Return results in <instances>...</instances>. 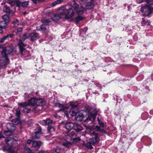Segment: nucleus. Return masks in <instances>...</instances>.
<instances>
[{
  "instance_id": "nucleus-60",
  "label": "nucleus",
  "mask_w": 153,
  "mask_h": 153,
  "mask_svg": "<svg viewBox=\"0 0 153 153\" xmlns=\"http://www.w3.org/2000/svg\"><path fill=\"white\" fill-rule=\"evenodd\" d=\"M18 120V119H16V120H13V121L15 123H16V121H17Z\"/></svg>"
},
{
  "instance_id": "nucleus-57",
  "label": "nucleus",
  "mask_w": 153,
  "mask_h": 153,
  "mask_svg": "<svg viewBox=\"0 0 153 153\" xmlns=\"http://www.w3.org/2000/svg\"><path fill=\"white\" fill-rule=\"evenodd\" d=\"M33 2L35 3V4H36L37 3V2L38 1H39L38 0H31Z\"/></svg>"
},
{
  "instance_id": "nucleus-3",
  "label": "nucleus",
  "mask_w": 153,
  "mask_h": 153,
  "mask_svg": "<svg viewBox=\"0 0 153 153\" xmlns=\"http://www.w3.org/2000/svg\"><path fill=\"white\" fill-rule=\"evenodd\" d=\"M67 7L64 6L61 7L59 8V11L60 13L61 16H65V18L68 19L73 16L74 13L73 9L71 8L67 10Z\"/></svg>"
},
{
  "instance_id": "nucleus-18",
  "label": "nucleus",
  "mask_w": 153,
  "mask_h": 153,
  "mask_svg": "<svg viewBox=\"0 0 153 153\" xmlns=\"http://www.w3.org/2000/svg\"><path fill=\"white\" fill-rule=\"evenodd\" d=\"M3 150L4 152H8L10 153H15L14 150L8 147H3Z\"/></svg>"
},
{
  "instance_id": "nucleus-6",
  "label": "nucleus",
  "mask_w": 153,
  "mask_h": 153,
  "mask_svg": "<svg viewBox=\"0 0 153 153\" xmlns=\"http://www.w3.org/2000/svg\"><path fill=\"white\" fill-rule=\"evenodd\" d=\"M7 2L11 6L16 5L18 7H26L28 4L29 1L20 2L19 0H7Z\"/></svg>"
},
{
  "instance_id": "nucleus-29",
  "label": "nucleus",
  "mask_w": 153,
  "mask_h": 153,
  "mask_svg": "<svg viewBox=\"0 0 153 153\" xmlns=\"http://www.w3.org/2000/svg\"><path fill=\"white\" fill-rule=\"evenodd\" d=\"M23 54H24V56L27 57L29 55V52L25 50L24 49V50H23L22 51H21Z\"/></svg>"
},
{
  "instance_id": "nucleus-12",
  "label": "nucleus",
  "mask_w": 153,
  "mask_h": 153,
  "mask_svg": "<svg viewBox=\"0 0 153 153\" xmlns=\"http://www.w3.org/2000/svg\"><path fill=\"white\" fill-rule=\"evenodd\" d=\"M74 126V124L73 123L71 122H68L66 123L65 127L67 129L70 130L72 129Z\"/></svg>"
},
{
  "instance_id": "nucleus-37",
  "label": "nucleus",
  "mask_w": 153,
  "mask_h": 153,
  "mask_svg": "<svg viewBox=\"0 0 153 153\" xmlns=\"http://www.w3.org/2000/svg\"><path fill=\"white\" fill-rule=\"evenodd\" d=\"M55 130V129L52 127H48V132H51L54 131Z\"/></svg>"
},
{
  "instance_id": "nucleus-8",
  "label": "nucleus",
  "mask_w": 153,
  "mask_h": 153,
  "mask_svg": "<svg viewBox=\"0 0 153 153\" xmlns=\"http://www.w3.org/2000/svg\"><path fill=\"white\" fill-rule=\"evenodd\" d=\"M7 128L8 130L4 132V134L7 136L11 135L12 132L15 129V125L13 123H8L7 125Z\"/></svg>"
},
{
  "instance_id": "nucleus-56",
  "label": "nucleus",
  "mask_w": 153,
  "mask_h": 153,
  "mask_svg": "<svg viewBox=\"0 0 153 153\" xmlns=\"http://www.w3.org/2000/svg\"><path fill=\"white\" fill-rule=\"evenodd\" d=\"M39 153H49V152H47L46 151H40Z\"/></svg>"
},
{
  "instance_id": "nucleus-10",
  "label": "nucleus",
  "mask_w": 153,
  "mask_h": 153,
  "mask_svg": "<svg viewBox=\"0 0 153 153\" xmlns=\"http://www.w3.org/2000/svg\"><path fill=\"white\" fill-rule=\"evenodd\" d=\"M7 26V23L4 21H1L0 22V33H2L3 29L5 28Z\"/></svg>"
},
{
  "instance_id": "nucleus-20",
  "label": "nucleus",
  "mask_w": 153,
  "mask_h": 153,
  "mask_svg": "<svg viewBox=\"0 0 153 153\" xmlns=\"http://www.w3.org/2000/svg\"><path fill=\"white\" fill-rule=\"evenodd\" d=\"M5 141L10 146H13L12 139L9 137H7L5 139Z\"/></svg>"
},
{
  "instance_id": "nucleus-58",
  "label": "nucleus",
  "mask_w": 153,
  "mask_h": 153,
  "mask_svg": "<svg viewBox=\"0 0 153 153\" xmlns=\"http://www.w3.org/2000/svg\"><path fill=\"white\" fill-rule=\"evenodd\" d=\"M4 137L3 134L1 133H0V139Z\"/></svg>"
},
{
  "instance_id": "nucleus-25",
  "label": "nucleus",
  "mask_w": 153,
  "mask_h": 153,
  "mask_svg": "<svg viewBox=\"0 0 153 153\" xmlns=\"http://www.w3.org/2000/svg\"><path fill=\"white\" fill-rule=\"evenodd\" d=\"M2 19L4 20L3 21H4L6 23H8L9 21V16L7 15H5L2 16Z\"/></svg>"
},
{
  "instance_id": "nucleus-23",
  "label": "nucleus",
  "mask_w": 153,
  "mask_h": 153,
  "mask_svg": "<svg viewBox=\"0 0 153 153\" xmlns=\"http://www.w3.org/2000/svg\"><path fill=\"white\" fill-rule=\"evenodd\" d=\"M62 145L68 148L72 146V144L71 142H69V141H66L65 142L63 143Z\"/></svg>"
},
{
  "instance_id": "nucleus-50",
  "label": "nucleus",
  "mask_w": 153,
  "mask_h": 153,
  "mask_svg": "<svg viewBox=\"0 0 153 153\" xmlns=\"http://www.w3.org/2000/svg\"><path fill=\"white\" fill-rule=\"evenodd\" d=\"M46 29L45 26L43 25H42L40 27V29L41 30H44Z\"/></svg>"
},
{
  "instance_id": "nucleus-48",
  "label": "nucleus",
  "mask_w": 153,
  "mask_h": 153,
  "mask_svg": "<svg viewBox=\"0 0 153 153\" xmlns=\"http://www.w3.org/2000/svg\"><path fill=\"white\" fill-rule=\"evenodd\" d=\"M39 123L42 125L43 126L46 125V123L45 120L40 121L39 122Z\"/></svg>"
},
{
  "instance_id": "nucleus-2",
  "label": "nucleus",
  "mask_w": 153,
  "mask_h": 153,
  "mask_svg": "<svg viewBox=\"0 0 153 153\" xmlns=\"http://www.w3.org/2000/svg\"><path fill=\"white\" fill-rule=\"evenodd\" d=\"M87 134H89L91 137L90 139V141L86 143V146L88 148L91 149L93 148L91 144L94 145L97 143L99 140L98 134L96 133L91 128H88L85 136H86Z\"/></svg>"
},
{
  "instance_id": "nucleus-53",
  "label": "nucleus",
  "mask_w": 153,
  "mask_h": 153,
  "mask_svg": "<svg viewBox=\"0 0 153 153\" xmlns=\"http://www.w3.org/2000/svg\"><path fill=\"white\" fill-rule=\"evenodd\" d=\"M144 1L146 2V0H137V2L138 3H141Z\"/></svg>"
},
{
  "instance_id": "nucleus-59",
  "label": "nucleus",
  "mask_w": 153,
  "mask_h": 153,
  "mask_svg": "<svg viewBox=\"0 0 153 153\" xmlns=\"http://www.w3.org/2000/svg\"><path fill=\"white\" fill-rule=\"evenodd\" d=\"M7 35H9V37H10V38H11L12 37V35L11 34H10V35L8 34Z\"/></svg>"
},
{
  "instance_id": "nucleus-11",
  "label": "nucleus",
  "mask_w": 153,
  "mask_h": 153,
  "mask_svg": "<svg viewBox=\"0 0 153 153\" xmlns=\"http://www.w3.org/2000/svg\"><path fill=\"white\" fill-rule=\"evenodd\" d=\"M59 14H54L53 16H52L51 17L53 21L57 22L58 20L60 19L63 16H61L60 15V13L59 12Z\"/></svg>"
},
{
  "instance_id": "nucleus-41",
  "label": "nucleus",
  "mask_w": 153,
  "mask_h": 153,
  "mask_svg": "<svg viewBox=\"0 0 153 153\" xmlns=\"http://www.w3.org/2000/svg\"><path fill=\"white\" fill-rule=\"evenodd\" d=\"M73 142L74 143H76L79 142L80 140V139L79 137L75 138L73 139Z\"/></svg>"
},
{
  "instance_id": "nucleus-47",
  "label": "nucleus",
  "mask_w": 153,
  "mask_h": 153,
  "mask_svg": "<svg viewBox=\"0 0 153 153\" xmlns=\"http://www.w3.org/2000/svg\"><path fill=\"white\" fill-rule=\"evenodd\" d=\"M28 37H29V36L27 35V34L25 33L23 35L22 38L23 40H25Z\"/></svg>"
},
{
  "instance_id": "nucleus-33",
  "label": "nucleus",
  "mask_w": 153,
  "mask_h": 153,
  "mask_svg": "<svg viewBox=\"0 0 153 153\" xmlns=\"http://www.w3.org/2000/svg\"><path fill=\"white\" fill-rule=\"evenodd\" d=\"M63 139L66 141H69L71 140V138L70 135H67L64 137Z\"/></svg>"
},
{
  "instance_id": "nucleus-38",
  "label": "nucleus",
  "mask_w": 153,
  "mask_h": 153,
  "mask_svg": "<svg viewBox=\"0 0 153 153\" xmlns=\"http://www.w3.org/2000/svg\"><path fill=\"white\" fill-rule=\"evenodd\" d=\"M15 110L16 112V115L19 118L20 114V110L18 108H17Z\"/></svg>"
},
{
  "instance_id": "nucleus-45",
  "label": "nucleus",
  "mask_w": 153,
  "mask_h": 153,
  "mask_svg": "<svg viewBox=\"0 0 153 153\" xmlns=\"http://www.w3.org/2000/svg\"><path fill=\"white\" fill-rule=\"evenodd\" d=\"M91 118L90 116H88L87 118L84 120V122H88L91 120Z\"/></svg>"
},
{
  "instance_id": "nucleus-9",
  "label": "nucleus",
  "mask_w": 153,
  "mask_h": 153,
  "mask_svg": "<svg viewBox=\"0 0 153 153\" xmlns=\"http://www.w3.org/2000/svg\"><path fill=\"white\" fill-rule=\"evenodd\" d=\"M29 37L30 38L31 41L36 40L39 38V36L38 33H32L29 36Z\"/></svg>"
},
{
  "instance_id": "nucleus-36",
  "label": "nucleus",
  "mask_w": 153,
  "mask_h": 153,
  "mask_svg": "<svg viewBox=\"0 0 153 153\" xmlns=\"http://www.w3.org/2000/svg\"><path fill=\"white\" fill-rule=\"evenodd\" d=\"M65 0H56V1H54L53 3L54 5H56L57 4H59L63 2Z\"/></svg>"
},
{
  "instance_id": "nucleus-30",
  "label": "nucleus",
  "mask_w": 153,
  "mask_h": 153,
  "mask_svg": "<svg viewBox=\"0 0 153 153\" xmlns=\"http://www.w3.org/2000/svg\"><path fill=\"white\" fill-rule=\"evenodd\" d=\"M75 110L71 109L69 112L70 115L72 116H75L76 115V111H75Z\"/></svg>"
},
{
  "instance_id": "nucleus-44",
  "label": "nucleus",
  "mask_w": 153,
  "mask_h": 153,
  "mask_svg": "<svg viewBox=\"0 0 153 153\" xmlns=\"http://www.w3.org/2000/svg\"><path fill=\"white\" fill-rule=\"evenodd\" d=\"M61 148L58 147L55 150V152L56 153H61Z\"/></svg>"
},
{
  "instance_id": "nucleus-52",
  "label": "nucleus",
  "mask_w": 153,
  "mask_h": 153,
  "mask_svg": "<svg viewBox=\"0 0 153 153\" xmlns=\"http://www.w3.org/2000/svg\"><path fill=\"white\" fill-rule=\"evenodd\" d=\"M22 30V28H19L17 29L16 33H18L21 32Z\"/></svg>"
},
{
  "instance_id": "nucleus-27",
  "label": "nucleus",
  "mask_w": 153,
  "mask_h": 153,
  "mask_svg": "<svg viewBox=\"0 0 153 153\" xmlns=\"http://www.w3.org/2000/svg\"><path fill=\"white\" fill-rule=\"evenodd\" d=\"M142 21L141 22L142 25L143 26H144L145 25H149V22L148 21H146L145 18H143Z\"/></svg>"
},
{
  "instance_id": "nucleus-61",
  "label": "nucleus",
  "mask_w": 153,
  "mask_h": 153,
  "mask_svg": "<svg viewBox=\"0 0 153 153\" xmlns=\"http://www.w3.org/2000/svg\"><path fill=\"white\" fill-rule=\"evenodd\" d=\"M65 116H68V113H65Z\"/></svg>"
},
{
  "instance_id": "nucleus-13",
  "label": "nucleus",
  "mask_w": 153,
  "mask_h": 153,
  "mask_svg": "<svg viewBox=\"0 0 153 153\" xmlns=\"http://www.w3.org/2000/svg\"><path fill=\"white\" fill-rule=\"evenodd\" d=\"M18 45L19 47L20 51L24 50V47L26 46V45L21 40H19Z\"/></svg>"
},
{
  "instance_id": "nucleus-62",
  "label": "nucleus",
  "mask_w": 153,
  "mask_h": 153,
  "mask_svg": "<svg viewBox=\"0 0 153 153\" xmlns=\"http://www.w3.org/2000/svg\"><path fill=\"white\" fill-rule=\"evenodd\" d=\"M91 1H95V0H90Z\"/></svg>"
},
{
  "instance_id": "nucleus-39",
  "label": "nucleus",
  "mask_w": 153,
  "mask_h": 153,
  "mask_svg": "<svg viewBox=\"0 0 153 153\" xmlns=\"http://www.w3.org/2000/svg\"><path fill=\"white\" fill-rule=\"evenodd\" d=\"M97 120L98 122V123L100 127L102 128H104L105 126L104 123L101 122L98 118H97Z\"/></svg>"
},
{
  "instance_id": "nucleus-7",
  "label": "nucleus",
  "mask_w": 153,
  "mask_h": 153,
  "mask_svg": "<svg viewBox=\"0 0 153 153\" xmlns=\"http://www.w3.org/2000/svg\"><path fill=\"white\" fill-rule=\"evenodd\" d=\"M141 10L142 12L144 13V16H148L153 12V7L147 4H145L142 6Z\"/></svg>"
},
{
  "instance_id": "nucleus-63",
  "label": "nucleus",
  "mask_w": 153,
  "mask_h": 153,
  "mask_svg": "<svg viewBox=\"0 0 153 153\" xmlns=\"http://www.w3.org/2000/svg\"><path fill=\"white\" fill-rule=\"evenodd\" d=\"M129 30V29H128V30H126L127 31H128Z\"/></svg>"
},
{
  "instance_id": "nucleus-35",
  "label": "nucleus",
  "mask_w": 153,
  "mask_h": 153,
  "mask_svg": "<svg viewBox=\"0 0 153 153\" xmlns=\"http://www.w3.org/2000/svg\"><path fill=\"white\" fill-rule=\"evenodd\" d=\"M42 21L43 24H46V25H48L50 22V20L49 19H42Z\"/></svg>"
},
{
  "instance_id": "nucleus-19",
  "label": "nucleus",
  "mask_w": 153,
  "mask_h": 153,
  "mask_svg": "<svg viewBox=\"0 0 153 153\" xmlns=\"http://www.w3.org/2000/svg\"><path fill=\"white\" fill-rule=\"evenodd\" d=\"M76 120L81 121L83 118V115L82 113H79L76 116Z\"/></svg>"
},
{
  "instance_id": "nucleus-16",
  "label": "nucleus",
  "mask_w": 153,
  "mask_h": 153,
  "mask_svg": "<svg viewBox=\"0 0 153 153\" xmlns=\"http://www.w3.org/2000/svg\"><path fill=\"white\" fill-rule=\"evenodd\" d=\"M3 10L4 12L9 14L12 13V11L10 9V7L6 5L4 6L3 7Z\"/></svg>"
},
{
  "instance_id": "nucleus-43",
  "label": "nucleus",
  "mask_w": 153,
  "mask_h": 153,
  "mask_svg": "<svg viewBox=\"0 0 153 153\" xmlns=\"http://www.w3.org/2000/svg\"><path fill=\"white\" fill-rule=\"evenodd\" d=\"M13 24L14 25V27H17L19 25L18 20L16 19V21L13 22Z\"/></svg>"
},
{
  "instance_id": "nucleus-64",
  "label": "nucleus",
  "mask_w": 153,
  "mask_h": 153,
  "mask_svg": "<svg viewBox=\"0 0 153 153\" xmlns=\"http://www.w3.org/2000/svg\"><path fill=\"white\" fill-rule=\"evenodd\" d=\"M46 137L48 138H49V137L48 136H47Z\"/></svg>"
},
{
  "instance_id": "nucleus-14",
  "label": "nucleus",
  "mask_w": 153,
  "mask_h": 153,
  "mask_svg": "<svg viewBox=\"0 0 153 153\" xmlns=\"http://www.w3.org/2000/svg\"><path fill=\"white\" fill-rule=\"evenodd\" d=\"M32 142V146H33L34 147H39L43 144V143L41 141H38V142H37L36 141H34L33 140Z\"/></svg>"
},
{
  "instance_id": "nucleus-17",
  "label": "nucleus",
  "mask_w": 153,
  "mask_h": 153,
  "mask_svg": "<svg viewBox=\"0 0 153 153\" xmlns=\"http://www.w3.org/2000/svg\"><path fill=\"white\" fill-rule=\"evenodd\" d=\"M55 106L56 107L60 108V109L59 110V111H64V109L65 108V106L64 105L60 104L59 103H57L56 104Z\"/></svg>"
},
{
  "instance_id": "nucleus-28",
  "label": "nucleus",
  "mask_w": 153,
  "mask_h": 153,
  "mask_svg": "<svg viewBox=\"0 0 153 153\" xmlns=\"http://www.w3.org/2000/svg\"><path fill=\"white\" fill-rule=\"evenodd\" d=\"M97 113V112L95 111L91 113L90 116L91 117L93 120H95L96 117Z\"/></svg>"
},
{
  "instance_id": "nucleus-40",
  "label": "nucleus",
  "mask_w": 153,
  "mask_h": 153,
  "mask_svg": "<svg viewBox=\"0 0 153 153\" xmlns=\"http://www.w3.org/2000/svg\"><path fill=\"white\" fill-rule=\"evenodd\" d=\"M24 151L25 153H33L32 151L28 148H26Z\"/></svg>"
},
{
  "instance_id": "nucleus-5",
  "label": "nucleus",
  "mask_w": 153,
  "mask_h": 153,
  "mask_svg": "<svg viewBox=\"0 0 153 153\" xmlns=\"http://www.w3.org/2000/svg\"><path fill=\"white\" fill-rule=\"evenodd\" d=\"M13 50V48L8 46L6 47H4L3 50L1 51V53L5 59V61H4L5 62V65L8 64L10 62V61L7 57V54L12 52Z\"/></svg>"
},
{
  "instance_id": "nucleus-22",
  "label": "nucleus",
  "mask_w": 153,
  "mask_h": 153,
  "mask_svg": "<svg viewBox=\"0 0 153 153\" xmlns=\"http://www.w3.org/2000/svg\"><path fill=\"white\" fill-rule=\"evenodd\" d=\"M84 17L79 16L76 17L75 19V22L76 23L78 24L79 23L80 21H82L83 20Z\"/></svg>"
},
{
  "instance_id": "nucleus-49",
  "label": "nucleus",
  "mask_w": 153,
  "mask_h": 153,
  "mask_svg": "<svg viewBox=\"0 0 153 153\" xmlns=\"http://www.w3.org/2000/svg\"><path fill=\"white\" fill-rule=\"evenodd\" d=\"M30 111V109H27L25 107L24 108L23 110V112L26 113H29Z\"/></svg>"
},
{
  "instance_id": "nucleus-51",
  "label": "nucleus",
  "mask_w": 153,
  "mask_h": 153,
  "mask_svg": "<svg viewBox=\"0 0 153 153\" xmlns=\"http://www.w3.org/2000/svg\"><path fill=\"white\" fill-rule=\"evenodd\" d=\"M31 140H28L27 141V143L28 144H30L31 143V142H33V137H31Z\"/></svg>"
},
{
  "instance_id": "nucleus-46",
  "label": "nucleus",
  "mask_w": 153,
  "mask_h": 153,
  "mask_svg": "<svg viewBox=\"0 0 153 153\" xmlns=\"http://www.w3.org/2000/svg\"><path fill=\"white\" fill-rule=\"evenodd\" d=\"M146 2L150 4H153V0H146Z\"/></svg>"
},
{
  "instance_id": "nucleus-55",
  "label": "nucleus",
  "mask_w": 153,
  "mask_h": 153,
  "mask_svg": "<svg viewBox=\"0 0 153 153\" xmlns=\"http://www.w3.org/2000/svg\"><path fill=\"white\" fill-rule=\"evenodd\" d=\"M4 46L3 45H0V50L1 49H2V50H3L4 48Z\"/></svg>"
},
{
  "instance_id": "nucleus-26",
  "label": "nucleus",
  "mask_w": 153,
  "mask_h": 153,
  "mask_svg": "<svg viewBox=\"0 0 153 153\" xmlns=\"http://www.w3.org/2000/svg\"><path fill=\"white\" fill-rule=\"evenodd\" d=\"M18 105L22 107H25L29 105L28 102H19L18 103Z\"/></svg>"
},
{
  "instance_id": "nucleus-4",
  "label": "nucleus",
  "mask_w": 153,
  "mask_h": 153,
  "mask_svg": "<svg viewBox=\"0 0 153 153\" xmlns=\"http://www.w3.org/2000/svg\"><path fill=\"white\" fill-rule=\"evenodd\" d=\"M29 105L39 106L45 104V102L42 99L33 97L29 100L28 102Z\"/></svg>"
},
{
  "instance_id": "nucleus-15",
  "label": "nucleus",
  "mask_w": 153,
  "mask_h": 153,
  "mask_svg": "<svg viewBox=\"0 0 153 153\" xmlns=\"http://www.w3.org/2000/svg\"><path fill=\"white\" fill-rule=\"evenodd\" d=\"M41 131V129L39 127L35 130V136L36 138L38 139L40 137V134L39 133Z\"/></svg>"
},
{
  "instance_id": "nucleus-21",
  "label": "nucleus",
  "mask_w": 153,
  "mask_h": 153,
  "mask_svg": "<svg viewBox=\"0 0 153 153\" xmlns=\"http://www.w3.org/2000/svg\"><path fill=\"white\" fill-rule=\"evenodd\" d=\"M74 126L75 128V130L77 131H81L83 129L82 127L78 123L76 124Z\"/></svg>"
},
{
  "instance_id": "nucleus-1",
  "label": "nucleus",
  "mask_w": 153,
  "mask_h": 153,
  "mask_svg": "<svg viewBox=\"0 0 153 153\" xmlns=\"http://www.w3.org/2000/svg\"><path fill=\"white\" fill-rule=\"evenodd\" d=\"M86 0H81L80 1L81 5L79 6L74 1H73L70 2V4L74 8L78 14L80 15L83 13L84 9H90L94 7V5L91 2L88 3L85 7L83 6L82 4L86 3Z\"/></svg>"
},
{
  "instance_id": "nucleus-34",
  "label": "nucleus",
  "mask_w": 153,
  "mask_h": 153,
  "mask_svg": "<svg viewBox=\"0 0 153 153\" xmlns=\"http://www.w3.org/2000/svg\"><path fill=\"white\" fill-rule=\"evenodd\" d=\"M9 37V35H7L4 37L3 38L0 39V43H3Z\"/></svg>"
},
{
  "instance_id": "nucleus-42",
  "label": "nucleus",
  "mask_w": 153,
  "mask_h": 153,
  "mask_svg": "<svg viewBox=\"0 0 153 153\" xmlns=\"http://www.w3.org/2000/svg\"><path fill=\"white\" fill-rule=\"evenodd\" d=\"M71 109L77 110V105H74L71 104Z\"/></svg>"
},
{
  "instance_id": "nucleus-54",
  "label": "nucleus",
  "mask_w": 153,
  "mask_h": 153,
  "mask_svg": "<svg viewBox=\"0 0 153 153\" xmlns=\"http://www.w3.org/2000/svg\"><path fill=\"white\" fill-rule=\"evenodd\" d=\"M71 135L72 136H76V134L75 132L74 131H72L71 133Z\"/></svg>"
},
{
  "instance_id": "nucleus-32",
  "label": "nucleus",
  "mask_w": 153,
  "mask_h": 153,
  "mask_svg": "<svg viewBox=\"0 0 153 153\" xmlns=\"http://www.w3.org/2000/svg\"><path fill=\"white\" fill-rule=\"evenodd\" d=\"M5 67V63L4 60H0V68H4Z\"/></svg>"
},
{
  "instance_id": "nucleus-24",
  "label": "nucleus",
  "mask_w": 153,
  "mask_h": 153,
  "mask_svg": "<svg viewBox=\"0 0 153 153\" xmlns=\"http://www.w3.org/2000/svg\"><path fill=\"white\" fill-rule=\"evenodd\" d=\"M95 128L98 131L105 133V131L103 129V128H102L99 126H95Z\"/></svg>"
},
{
  "instance_id": "nucleus-31",
  "label": "nucleus",
  "mask_w": 153,
  "mask_h": 153,
  "mask_svg": "<svg viewBox=\"0 0 153 153\" xmlns=\"http://www.w3.org/2000/svg\"><path fill=\"white\" fill-rule=\"evenodd\" d=\"M46 125H51L53 123V120L49 119H47L45 120Z\"/></svg>"
}]
</instances>
